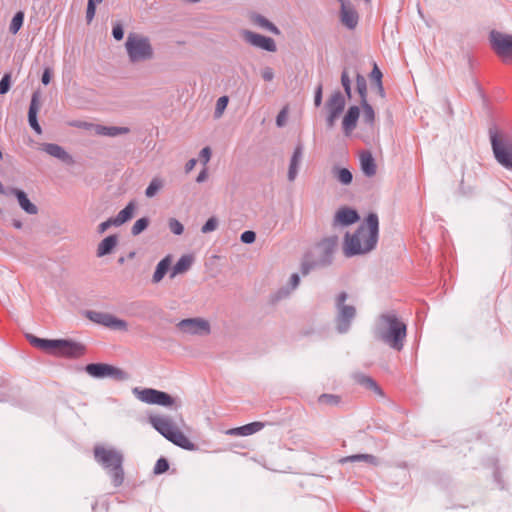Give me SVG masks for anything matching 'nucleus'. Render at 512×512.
Here are the masks:
<instances>
[{
  "label": "nucleus",
  "mask_w": 512,
  "mask_h": 512,
  "mask_svg": "<svg viewBox=\"0 0 512 512\" xmlns=\"http://www.w3.org/2000/svg\"><path fill=\"white\" fill-rule=\"evenodd\" d=\"M378 237V215L371 212L353 233H345L343 240V254L347 258L367 254L376 247Z\"/></svg>",
  "instance_id": "nucleus-1"
},
{
  "label": "nucleus",
  "mask_w": 512,
  "mask_h": 512,
  "mask_svg": "<svg viewBox=\"0 0 512 512\" xmlns=\"http://www.w3.org/2000/svg\"><path fill=\"white\" fill-rule=\"evenodd\" d=\"M407 335V326L395 312H386L378 317L374 329L376 339L390 348L401 351Z\"/></svg>",
  "instance_id": "nucleus-2"
},
{
  "label": "nucleus",
  "mask_w": 512,
  "mask_h": 512,
  "mask_svg": "<svg viewBox=\"0 0 512 512\" xmlns=\"http://www.w3.org/2000/svg\"><path fill=\"white\" fill-rule=\"evenodd\" d=\"M95 461L106 471L112 480L114 487H119L124 482V455L113 447L95 445L93 449Z\"/></svg>",
  "instance_id": "nucleus-3"
},
{
  "label": "nucleus",
  "mask_w": 512,
  "mask_h": 512,
  "mask_svg": "<svg viewBox=\"0 0 512 512\" xmlns=\"http://www.w3.org/2000/svg\"><path fill=\"white\" fill-rule=\"evenodd\" d=\"M149 423L157 432L174 445L189 451L196 448V445L179 430L171 417L164 415L150 416Z\"/></svg>",
  "instance_id": "nucleus-4"
},
{
  "label": "nucleus",
  "mask_w": 512,
  "mask_h": 512,
  "mask_svg": "<svg viewBox=\"0 0 512 512\" xmlns=\"http://www.w3.org/2000/svg\"><path fill=\"white\" fill-rule=\"evenodd\" d=\"M125 48L132 63L150 60L153 57V48L149 39L137 33H129Z\"/></svg>",
  "instance_id": "nucleus-5"
},
{
  "label": "nucleus",
  "mask_w": 512,
  "mask_h": 512,
  "mask_svg": "<svg viewBox=\"0 0 512 512\" xmlns=\"http://www.w3.org/2000/svg\"><path fill=\"white\" fill-rule=\"evenodd\" d=\"M490 143L495 160L508 171H512V139L502 137L490 129Z\"/></svg>",
  "instance_id": "nucleus-6"
},
{
  "label": "nucleus",
  "mask_w": 512,
  "mask_h": 512,
  "mask_svg": "<svg viewBox=\"0 0 512 512\" xmlns=\"http://www.w3.org/2000/svg\"><path fill=\"white\" fill-rule=\"evenodd\" d=\"M347 298L348 294L343 291L335 299V327L339 334H345L350 330L357 313L355 306L345 303Z\"/></svg>",
  "instance_id": "nucleus-7"
},
{
  "label": "nucleus",
  "mask_w": 512,
  "mask_h": 512,
  "mask_svg": "<svg viewBox=\"0 0 512 512\" xmlns=\"http://www.w3.org/2000/svg\"><path fill=\"white\" fill-rule=\"evenodd\" d=\"M132 392L137 399L147 404H156L163 407H171L176 403V399L172 397L170 394L153 388L141 389L135 387L132 390Z\"/></svg>",
  "instance_id": "nucleus-8"
},
{
  "label": "nucleus",
  "mask_w": 512,
  "mask_h": 512,
  "mask_svg": "<svg viewBox=\"0 0 512 512\" xmlns=\"http://www.w3.org/2000/svg\"><path fill=\"white\" fill-rule=\"evenodd\" d=\"M85 371L93 378H111L117 381L128 379V375L120 368L106 363H90L85 366Z\"/></svg>",
  "instance_id": "nucleus-9"
},
{
  "label": "nucleus",
  "mask_w": 512,
  "mask_h": 512,
  "mask_svg": "<svg viewBox=\"0 0 512 512\" xmlns=\"http://www.w3.org/2000/svg\"><path fill=\"white\" fill-rule=\"evenodd\" d=\"M338 244V237L332 236L323 239L315 247L314 257L320 267H327L333 262V255Z\"/></svg>",
  "instance_id": "nucleus-10"
},
{
  "label": "nucleus",
  "mask_w": 512,
  "mask_h": 512,
  "mask_svg": "<svg viewBox=\"0 0 512 512\" xmlns=\"http://www.w3.org/2000/svg\"><path fill=\"white\" fill-rule=\"evenodd\" d=\"M85 351V346L79 342L71 339H55L52 354L66 358H79L85 354Z\"/></svg>",
  "instance_id": "nucleus-11"
},
{
  "label": "nucleus",
  "mask_w": 512,
  "mask_h": 512,
  "mask_svg": "<svg viewBox=\"0 0 512 512\" xmlns=\"http://www.w3.org/2000/svg\"><path fill=\"white\" fill-rule=\"evenodd\" d=\"M489 42L494 52L502 57H512V35L497 30L489 33Z\"/></svg>",
  "instance_id": "nucleus-12"
},
{
  "label": "nucleus",
  "mask_w": 512,
  "mask_h": 512,
  "mask_svg": "<svg viewBox=\"0 0 512 512\" xmlns=\"http://www.w3.org/2000/svg\"><path fill=\"white\" fill-rule=\"evenodd\" d=\"M86 316L89 320L102 326L127 331L128 323L125 320L119 319L110 313L98 312V311H87Z\"/></svg>",
  "instance_id": "nucleus-13"
},
{
  "label": "nucleus",
  "mask_w": 512,
  "mask_h": 512,
  "mask_svg": "<svg viewBox=\"0 0 512 512\" xmlns=\"http://www.w3.org/2000/svg\"><path fill=\"white\" fill-rule=\"evenodd\" d=\"M0 194L5 196H15L19 206L27 214L35 215L38 213V207L29 200L27 194L23 190L15 187L5 188L0 182Z\"/></svg>",
  "instance_id": "nucleus-14"
},
{
  "label": "nucleus",
  "mask_w": 512,
  "mask_h": 512,
  "mask_svg": "<svg viewBox=\"0 0 512 512\" xmlns=\"http://www.w3.org/2000/svg\"><path fill=\"white\" fill-rule=\"evenodd\" d=\"M177 327L183 333L191 335H207L210 333L209 322L202 318H187L181 320Z\"/></svg>",
  "instance_id": "nucleus-15"
},
{
  "label": "nucleus",
  "mask_w": 512,
  "mask_h": 512,
  "mask_svg": "<svg viewBox=\"0 0 512 512\" xmlns=\"http://www.w3.org/2000/svg\"><path fill=\"white\" fill-rule=\"evenodd\" d=\"M243 37L250 45L261 48L267 52H275L277 50L274 39L262 34H258L249 30L244 31Z\"/></svg>",
  "instance_id": "nucleus-16"
},
{
  "label": "nucleus",
  "mask_w": 512,
  "mask_h": 512,
  "mask_svg": "<svg viewBox=\"0 0 512 512\" xmlns=\"http://www.w3.org/2000/svg\"><path fill=\"white\" fill-rule=\"evenodd\" d=\"M360 216L358 212L349 207H342L337 210L333 219V226H349L358 222Z\"/></svg>",
  "instance_id": "nucleus-17"
},
{
  "label": "nucleus",
  "mask_w": 512,
  "mask_h": 512,
  "mask_svg": "<svg viewBox=\"0 0 512 512\" xmlns=\"http://www.w3.org/2000/svg\"><path fill=\"white\" fill-rule=\"evenodd\" d=\"M41 150L67 165H71L74 163L73 157L62 146L58 144L42 143Z\"/></svg>",
  "instance_id": "nucleus-18"
},
{
  "label": "nucleus",
  "mask_w": 512,
  "mask_h": 512,
  "mask_svg": "<svg viewBox=\"0 0 512 512\" xmlns=\"http://www.w3.org/2000/svg\"><path fill=\"white\" fill-rule=\"evenodd\" d=\"M341 2L340 19L342 24L350 30H353L358 24V14L350 3Z\"/></svg>",
  "instance_id": "nucleus-19"
},
{
  "label": "nucleus",
  "mask_w": 512,
  "mask_h": 512,
  "mask_svg": "<svg viewBox=\"0 0 512 512\" xmlns=\"http://www.w3.org/2000/svg\"><path fill=\"white\" fill-rule=\"evenodd\" d=\"M39 107H40V94H39L38 91H35L32 94L30 105H29L28 122H29L30 127L37 134H41L42 133V128H41V126H40V124L38 123V120H37V113L39 111Z\"/></svg>",
  "instance_id": "nucleus-20"
},
{
  "label": "nucleus",
  "mask_w": 512,
  "mask_h": 512,
  "mask_svg": "<svg viewBox=\"0 0 512 512\" xmlns=\"http://www.w3.org/2000/svg\"><path fill=\"white\" fill-rule=\"evenodd\" d=\"M359 115L360 109L355 105L350 106L346 111L342 120V128L346 136L350 135V133L356 128Z\"/></svg>",
  "instance_id": "nucleus-21"
},
{
  "label": "nucleus",
  "mask_w": 512,
  "mask_h": 512,
  "mask_svg": "<svg viewBox=\"0 0 512 512\" xmlns=\"http://www.w3.org/2000/svg\"><path fill=\"white\" fill-rule=\"evenodd\" d=\"M346 105L345 96L340 91H334L326 101L325 108L328 113L341 115Z\"/></svg>",
  "instance_id": "nucleus-22"
},
{
  "label": "nucleus",
  "mask_w": 512,
  "mask_h": 512,
  "mask_svg": "<svg viewBox=\"0 0 512 512\" xmlns=\"http://www.w3.org/2000/svg\"><path fill=\"white\" fill-rule=\"evenodd\" d=\"M303 158V146L302 144H298L292 154L290 159L289 169H288V180L294 181L298 174L299 165Z\"/></svg>",
  "instance_id": "nucleus-23"
},
{
  "label": "nucleus",
  "mask_w": 512,
  "mask_h": 512,
  "mask_svg": "<svg viewBox=\"0 0 512 512\" xmlns=\"http://www.w3.org/2000/svg\"><path fill=\"white\" fill-rule=\"evenodd\" d=\"M264 426L265 424L263 422L255 421L240 427L232 428L227 433L232 436H249L260 431Z\"/></svg>",
  "instance_id": "nucleus-24"
},
{
  "label": "nucleus",
  "mask_w": 512,
  "mask_h": 512,
  "mask_svg": "<svg viewBox=\"0 0 512 512\" xmlns=\"http://www.w3.org/2000/svg\"><path fill=\"white\" fill-rule=\"evenodd\" d=\"M361 170L367 177L376 174V163L370 151H362L360 154Z\"/></svg>",
  "instance_id": "nucleus-25"
},
{
  "label": "nucleus",
  "mask_w": 512,
  "mask_h": 512,
  "mask_svg": "<svg viewBox=\"0 0 512 512\" xmlns=\"http://www.w3.org/2000/svg\"><path fill=\"white\" fill-rule=\"evenodd\" d=\"M118 243L117 235H109L105 237L97 247V256L103 257L112 253Z\"/></svg>",
  "instance_id": "nucleus-26"
},
{
  "label": "nucleus",
  "mask_w": 512,
  "mask_h": 512,
  "mask_svg": "<svg viewBox=\"0 0 512 512\" xmlns=\"http://www.w3.org/2000/svg\"><path fill=\"white\" fill-rule=\"evenodd\" d=\"M27 339L32 346L39 348L43 351H46L48 353H51V354H52L53 348H55V339L39 338L32 334L27 335Z\"/></svg>",
  "instance_id": "nucleus-27"
},
{
  "label": "nucleus",
  "mask_w": 512,
  "mask_h": 512,
  "mask_svg": "<svg viewBox=\"0 0 512 512\" xmlns=\"http://www.w3.org/2000/svg\"><path fill=\"white\" fill-rule=\"evenodd\" d=\"M129 128L127 127H118V126H105V125H96L95 132L98 135L108 136V137H116L119 135L129 133Z\"/></svg>",
  "instance_id": "nucleus-28"
},
{
  "label": "nucleus",
  "mask_w": 512,
  "mask_h": 512,
  "mask_svg": "<svg viewBox=\"0 0 512 512\" xmlns=\"http://www.w3.org/2000/svg\"><path fill=\"white\" fill-rule=\"evenodd\" d=\"M341 463L347 462H364L368 465L377 466L379 464V460L376 456L371 454H354L350 456H346L340 460Z\"/></svg>",
  "instance_id": "nucleus-29"
},
{
  "label": "nucleus",
  "mask_w": 512,
  "mask_h": 512,
  "mask_svg": "<svg viewBox=\"0 0 512 512\" xmlns=\"http://www.w3.org/2000/svg\"><path fill=\"white\" fill-rule=\"evenodd\" d=\"M171 267L170 256L164 257L156 266L155 272L152 277L153 283H159L167 274Z\"/></svg>",
  "instance_id": "nucleus-30"
},
{
  "label": "nucleus",
  "mask_w": 512,
  "mask_h": 512,
  "mask_svg": "<svg viewBox=\"0 0 512 512\" xmlns=\"http://www.w3.org/2000/svg\"><path fill=\"white\" fill-rule=\"evenodd\" d=\"M136 209V204L134 201H130L125 208H123L116 217H113L114 222H116V226H120L127 221H129L134 214V211Z\"/></svg>",
  "instance_id": "nucleus-31"
},
{
  "label": "nucleus",
  "mask_w": 512,
  "mask_h": 512,
  "mask_svg": "<svg viewBox=\"0 0 512 512\" xmlns=\"http://www.w3.org/2000/svg\"><path fill=\"white\" fill-rule=\"evenodd\" d=\"M193 258L190 255H183L173 266L170 277L186 272L192 265Z\"/></svg>",
  "instance_id": "nucleus-32"
},
{
  "label": "nucleus",
  "mask_w": 512,
  "mask_h": 512,
  "mask_svg": "<svg viewBox=\"0 0 512 512\" xmlns=\"http://www.w3.org/2000/svg\"><path fill=\"white\" fill-rule=\"evenodd\" d=\"M253 22L258 25L259 27L268 30L269 32L273 33L274 35H280L281 31L279 28L274 25L271 21H269L266 17L255 14L253 16Z\"/></svg>",
  "instance_id": "nucleus-33"
},
{
  "label": "nucleus",
  "mask_w": 512,
  "mask_h": 512,
  "mask_svg": "<svg viewBox=\"0 0 512 512\" xmlns=\"http://www.w3.org/2000/svg\"><path fill=\"white\" fill-rule=\"evenodd\" d=\"M356 90L360 97V104H363L367 101V81L365 77L361 74L356 75Z\"/></svg>",
  "instance_id": "nucleus-34"
},
{
  "label": "nucleus",
  "mask_w": 512,
  "mask_h": 512,
  "mask_svg": "<svg viewBox=\"0 0 512 512\" xmlns=\"http://www.w3.org/2000/svg\"><path fill=\"white\" fill-rule=\"evenodd\" d=\"M333 174L343 185H349L353 180V175L347 168H334Z\"/></svg>",
  "instance_id": "nucleus-35"
},
{
  "label": "nucleus",
  "mask_w": 512,
  "mask_h": 512,
  "mask_svg": "<svg viewBox=\"0 0 512 512\" xmlns=\"http://www.w3.org/2000/svg\"><path fill=\"white\" fill-rule=\"evenodd\" d=\"M319 267L320 265L317 264V260L314 257H312V255L306 254L301 263L300 270L302 275L306 276L310 273L311 270Z\"/></svg>",
  "instance_id": "nucleus-36"
},
{
  "label": "nucleus",
  "mask_w": 512,
  "mask_h": 512,
  "mask_svg": "<svg viewBox=\"0 0 512 512\" xmlns=\"http://www.w3.org/2000/svg\"><path fill=\"white\" fill-rule=\"evenodd\" d=\"M358 382L365 386L366 388L374 391L375 393L379 394V395H383V391L382 389L380 388V386L377 384V382L369 377V376H365V375H360L358 377Z\"/></svg>",
  "instance_id": "nucleus-37"
},
{
  "label": "nucleus",
  "mask_w": 512,
  "mask_h": 512,
  "mask_svg": "<svg viewBox=\"0 0 512 512\" xmlns=\"http://www.w3.org/2000/svg\"><path fill=\"white\" fill-rule=\"evenodd\" d=\"M300 283V277L297 273H293L289 280V286L290 288H281L277 293V298L281 299L282 297H286L289 295L291 290H294L298 287Z\"/></svg>",
  "instance_id": "nucleus-38"
},
{
  "label": "nucleus",
  "mask_w": 512,
  "mask_h": 512,
  "mask_svg": "<svg viewBox=\"0 0 512 512\" xmlns=\"http://www.w3.org/2000/svg\"><path fill=\"white\" fill-rule=\"evenodd\" d=\"M24 17L25 15L23 11H18L14 14L9 26V31L12 34H17L19 32V30L23 26Z\"/></svg>",
  "instance_id": "nucleus-39"
},
{
  "label": "nucleus",
  "mask_w": 512,
  "mask_h": 512,
  "mask_svg": "<svg viewBox=\"0 0 512 512\" xmlns=\"http://www.w3.org/2000/svg\"><path fill=\"white\" fill-rule=\"evenodd\" d=\"M8 381L0 377V402H8L13 398Z\"/></svg>",
  "instance_id": "nucleus-40"
},
{
  "label": "nucleus",
  "mask_w": 512,
  "mask_h": 512,
  "mask_svg": "<svg viewBox=\"0 0 512 512\" xmlns=\"http://www.w3.org/2000/svg\"><path fill=\"white\" fill-rule=\"evenodd\" d=\"M163 181L159 178H153L145 190V195L148 198L154 197L158 191L162 188Z\"/></svg>",
  "instance_id": "nucleus-41"
},
{
  "label": "nucleus",
  "mask_w": 512,
  "mask_h": 512,
  "mask_svg": "<svg viewBox=\"0 0 512 512\" xmlns=\"http://www.w3.org/2000/svg\"><path fill=\"white\" fill-rule=\"evenodd\" d=\"M360 105L363 109V121L366 124L372 125L375 120V112L373 107L368 102H365Z\"/></svg>",
  "instance_id": "nucleus-42"
},
{
  "label": "nucleus",
  "mask_w": 512,
  "mask_h": 512,
  "mask_svg": "<svg viewBox=\"0 0 512 512\" xmlns=\"http://www.w3.org/2000/svg\"><path fill=\"white\" fill-rule=\"evenodd\" d=\"M149 218L147 217H142L140 219H138L134 225L132 226V229H131V233L133 236H137L139 234H141L144 230L147 229V227L149 226Z\"/></svg>",
  "instance_id": "nucleus-43"
},
{
  "label": "nucleus",
  "mask_w": 512,
  "mask_h": 512,
  "mask_svg": "<svg viewBox=\"0 0 512 512\" xmlns=\"http://www.w3.org/2000/svg\"><path fill=\"white\" fill-rule=\"evenodd\" d=\"M341 84L344 89V92L346 96L351 99L352 98V87H351V80L348 75V72L346 69H344L341 73Z\"/></svg>",
  "instance_id": "nucleus-44"
},
{
  "label": "nucleus",
  "mask_w": 512,
  "mask_h": 512,
  "mask_svg": "<svg viewBox=\"0 0 512 512\" xmlns=\"http://www.w3.org/2000/svg\"><path fill=\"white\" fill-rule=\"evenodd\" d=\"M228 97L227 96H221L220 98H218L217 102H216V107H215V112H214V116L216 118H219L222 116L224 110L226 109L227 105H228Z\"/></svg>",
  "instance_id": "nucleus-45"
},
{
  "label": "nucleus",
  "mask_w": 512,
  "mask_h": 512,
  "mask_svg": "<svg viewBox=\"0 0 512 512\" xmlns=\"http://www.w3.org/2000/svg\"><path fill=\"white\" fill-rule=\"evenodd\" d=\"M169 469V462L166 458L161 457L157 460L153 472L156 475L165 473Z\"/></svg>",
  "instance_id": "nucleus-46"
},
{
  "label": "nucleus",
  "mask_w": 512,
  "mask_h": 512,
  "mask_svg": "<svg viewBox=\"0 0 512 512\" xmlns=\"http://www.w3.org/2000/svg\"><path fill=\"white\" fill-rule=\"evenodd\" d=\"M11 82V73H5L0 80V95H4L9 92Z\"/></svg>",
  "instance_id": "nucleus-47"
},
{
  "label": "nucleus",
  "mask_w": 512,
  "mask_h": 512,
  "mask_svg": "<svg viewBox=\"0 0 512 512\" xmlns=\"http://www.w3.org/2000/svg\"><path fill=\"white\" fill-rule=\"evenodd\" d=\"M170 231L175 235H181L184 231V226L175 218H170L168 222Z\"/></svg>",
  "instance_id": "nucleus-48"
},
{
  "label": "nucleus",
  "mask_w": 512,
  "mask_h": 512,
  "mask_svg": "<svg viewBox=\"0 0 512 512\" xmlns=\"http://www.w3.org/2000/svg\"><path fill=\"white\" fill-rule=\"evenodd\" d=\"M319 402L321 404L337 405L340 403V397L333 394H322L319 397Z\"/></svg>",
  "instance_id": "nucleus-49"
},
{
  "label": "nucleus",
  "mask_w": 512,
  "mask_h": 512,
  "mask_svg": "<svg viewBox=\"0 0 512 512\" xmlns=\"http://www.w3.org/2000/svg\"><path fill=\"white\" fill-rule=\"evenodd\" d=\"M218 226V220L215 217H210L201 228L202 233H209L214 231Z\"/></svg>",
  "instance_id": "nucleus-50"
},
{
  "label": "nucleus",
  "mask_w": 512,
  "mask_h": 512,
  "mask_svg": "<svg viewBox=\"0 0 512 512\" xmlns=\"http://www.w3.org/2000/svg\"><path fill=\"white\" fill-rule=\"evenodd\" d=\"M112 36L115 40L121 41L124 37V28L120 22H115L112 27Z\"/></svg>",
  "instance_id": "nucleus-51"
},
{
  "label": "nucleus",
  "mask_w": 512,
  "mask_h": 512,
  "mask_svg": "<svg viewBox=\"0 0 512 512\" xmlns=\"http://www.w3.org/2000/svg\"><path fill=\"white\" fill-rule=\"evenodd\" d=\"M97 4L98 3H95L92 0H88L87 9H86V20H87V23H91V21L94 19L95 13H96V5Z\"/></svg>",
  "instance_id": "nucleus-52"
},
{
  "label": "nucleus",
  "mask_w": 512,
  "mask_h": 512,
  "mask_svg": "<svg viewBox=\"0 0 512 512\" xmlns=\"http://www.w3.org/2000/svg\"><path fill=\"white\" fill-rule=\"evenodd\" d=\"M255 239L256 233L252 230L244 231L240 236V240L245 244H252Z\"/></svg>",
  "instance_id": "nucleus-53"
},
{
  "label": "nucleus",
  "mask_w": 512,
  "mask_h": 512,
  "mask_svg": "<svg viewBox=\"0 0 512 512\" xmlns=\"http://www.w3.org/2000/svg\"><path fill=\"white\" fill-rule=\"evenodd\" d=\"M322 96H323V85L320 83L314 93V105L315 107H320L322 104Z\"/></svg>",
  "instance_id": "nucleus-54"
},
{
  "label": "nucleus",
  "mask_w": 512,
  "mask_h": 512,
  "mask_svg": "<svg viewBox=\"0 0 512 512\" xmlns=\"http://www.w3.org/2000/svg\"><path fill=\"white\" fill-rule=\"evenodd\" d=\"M382 72L381 70L378 68V66L376 64H374V67L370 73V78L371 80L375 81L376 84H380L382 83Z\"/></svg>",
  "instance_id": "nucleus-55"
},
{
  "label": "nucleus",
  "mask_w": 512,
  "mask_h": 512,
  "mask_svg": "<svg viewBox=\"0 0 512 512\" xmlns=\"http://www.w3.org/2000/svg\"><path fill=\"white\" fill-rule=\"evenodd\" d=\"M111 226H116V222H114V219L113 217L107 219L106 221L102 222L99 224L98 226V233L99 234H102L104 233L106 230H108Z\"/></svg>",
  "instance_id": "nucleus-56"
},
{
  "label": "nucleus",
  "mask_w": 512,
  "mask_h": 512,
  "mask_svg": "<svg viewBox=\"0 0 512 512\" xmlns=\"http://www.w3.org/2000/svg\"><path fill=\"white\" fill-rule=\"evenodd\" d=\"M287 120V108H283L276 117V125L282 127L285 125Z\"/></svg>",
  "instance_id": "nucleus-57"
},
{
  "label": "nucleus",
  "mask_w": 512,
  "mask_h": 512,
  "mask_svg": "<svg viewBox=\"0 0 512 512\" xmlns=\"http://www.w3.org/2000/svg\"><path fill=\"white\" fill-rule=\"evenodd\" d=\"M261 77L264 81L270 82L274 79V71L271 67H265L261 71Z\"/></svg>",
  "instance_id": "nucleus-58"
},
{
  "label": "nucleus",
  "mask_w": 512,
  "mask_h": 512,
  "mask_svg": "<svg viewBox=\"0 0 512 512\" xmlns=\"http://www.w3.org/2000/svg\"><path fill=\"white\" fill-rule=\"evenodd\" d=\"M51 77H52V70L47 67L44 69V71L42 73L41 82L44 85H48L51 81Z\"/></svg>",
  "instance_id": "nucleus-59"
},
{
  "label": "nucleus",
  "mask_w": 512,
  "mask_h": 512,
  "mask_svg": "<svg viewBox=\"0 0 512 512\" xmlns=\"http://www.w3.org/2000/svg\"><path fill=\"white\" fill-rule=\"evenodd\" d=\"M211 157V149L209 147H204L200 152V158L204 164H206Z\"/></svg>",
  "instance_id": "nucleus-60"
},
{
  "label": "nucleus",
  "mask_w": 512,
  "mask_h": 512,
  "mask_svg": "<svg viewBox=\"0 0 512 512\" xmlns=\"http://www.w3.org/2000/svg\"><path fill=\"white\" fill-rule=\"evenodd\" d=\"M340 115H336L333 113H328L326 117V124L328 128H332L335 125L336 120Z\"/></svg>",
  "instance_id": "nucleus-61"
},
{
  "label": "nucleus",
  "mask_w": 512,
  "mask_h": 512,
  "mask_svg": "<svg viewBox=\"0 0 512 512\" xmlns=\"http://www.w3.org/2000/svg\"><path fill=\"white\" fill-rule=\"evenodd\" d=\"M196 163H197V160L194 158L188 160L187 163L185 164V172L189 173L190 171H192L194 169Z\"/></svg>",
  "instance_id": "nucleus-62"
},
{
  "label": "nucleus",
  "mask_w": 512,
  "mask_h": 512,
  "mask_svg": "<svg viewBox=\"0 0 512 512\" xmlns=\"http://www.w3.org/2000/svg\"><path fill=\"white\" fill-rule=\"evenodd\" d=\"M208 177V174H207V169L204 168L202 171H200V173L198 174L197 178H196V181L198 183H202L204 182Z\"/></svg>",
  "instance_id": "nucleus-63"
},
{
  "label": "nucleus",
  "mask_w": 512,
  "mask_h": 512,
  "mask_svg": "<svg viewBox=\"0 0 512 512\" xmlns=\"http://www.w3.org/2000/svg\"><path fill=\"white\" fill-rule=\"evenodd\" d=\"M12 224H13V226H14L16 229H20V228H22V222H21L20 220H17V219L13 220V223H12Z\"/></svg>",
  "instance_id": "nucleus-64"
}]
</instances>
